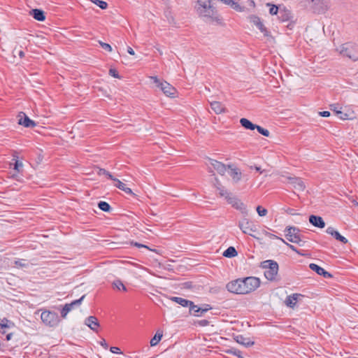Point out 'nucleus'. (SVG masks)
<instances>
[{
    "instance_id": "c85d7f7f",
    "label": "nucleus",
    "mask_w": 358,
    "mask_h": 358,
    "mask_svg": "<svg viewBox=\"0 0 358 358\" xmlns=\"http://www.w3.org/2000/svg\"><path fill=\"white\" fill-rule=\"evenodd\" d=\"M13 160L15 161L14 169L15 171H17V172H20L21 171V169L22 168V163L19 162L18 156H17V152H15L13 154Z\"/></svg>"
},
{
    "instance_id": "6ab92c4d",
    "label": "nucleus",
    "mask_w": 358,
    "mask_h": 358,
    "mask_svg": "<svg viewBox=\"0 0 358 358\" xmlns=\"http://www.w3.org/2000/svg\"><path fill=\"white\" fill-rule=\"evenodd\" d=\"M30 15H31L35 20L43 22L45 20V12L41 9H32L30 12Z\"/></svg>"
},
{
    "instance_id": "ea45409f",
    "label": "nucleus",
    "mask_w": 358,
    "mask_h": 358,
    "mask_svg": "<svg viewBox=\"0 0 358 358\" xmlns=\"http://www.w3.org/2000/svg\"><path fill=\"white\" fill-rule=\"evenodd\" d=\"M188 306H189V311H190V313H191L193 315L196 316V317H199V316H201V314H198V313H196V309H197V308L199 307L198 306L194 305V303L192 302V305H189Z\"/></svg>"
},
{
    "instance_id": "9b49d317",
    "label": "nucleus",
    "mask_w": 358,
    "mask_h": 358,
    "mask_svg": "<svg viewBox=\"0 0 358 358\" xmlns=\"http://www.w3.org/2000/svg\"><path fill=\"white\" fill-rule=\"evenodd\" d=\"M85 296V295H83L79 299L75 300L70 303L65 304L63 308L61 310V317L62 318H65L68 313L70 312L75 306L80 305Z\"/></svg>"
},
{
    "instance_id": "5701e85b",
    "label": "nucleus",
    "mask_w": 358,
    "mask_h": 358,
    "mask_svg": "<svg viewBox=\"0 0 358 358\" xmlns=\"http://www.w3.org/2000/svg\"><path fill=\"white\" fill-rule=\"evenodd\" d=\"M14 327V323L8 320L7 318L4 317L3 319H0V327H1V332L2 334H6V329Z\"/></svg>"
},
{
    "instance_id": "ddd939ff",
    "label": "nucleus",
    "mask_w": 358,
    "mask_h": 358,
    "mask_svg": "<svg viewBox=\"0 0 358 358\" xmlns=\"http://www.w3.org/2000/svg\"><path fill=\"white\" fill-rule=\"evenodd\" d=\"M85 324L89 327L92 331L98 332L99 322L95 316H89L85 319Z\"/></svg>"
},
{
    "instance_id": "4d7b16f0",
    "label": "nucleus",
    "mask_w": 358,
    "mask_h": 358,
    "mask_svg": "<svg viewBox=\"0 0 358 358\" xmlns=\"http://www.w3.org/2000/svg\"><path fill=\"white\" fill-rule=\"evenodd\" d=\"M319 114L322 117H329V116H330V112L329 111L320 112Z\"/></svg>"
},
{
    "instance_id": "09e8293b",
    "label": "nucleus",
    "mask_w": 358,
    "mask_h": 358,
    "mask_svg": "<svg viewBox=\"0 0 358 358\" xmlns=\"http://www.w3.org/2000/svg\"><path fill=\"white\" fill-rule=\"evenodd\" d=\"M202 309L201 310V313H206L208 310H211L212 309V307L209 304H203V306L201 307Z\"/></svg>"
},
{
    "instance_id": "c756f323",
    "label": "nucleus",
    "mask_w": 358,
    "mask_h": 358,
    "mask_svg": "<svg viewBox=\"0 0 358 358\" xmlns=\"http://www.w3.org/2000/svg\"><path fill=\"white\" fill-rule=\"evenodd\" d=\"M162 332H160L159 331H157L154 336V337L150 340V345L151 346H155L158 344V343L160 341V340L162 338Z\"/></svg>"
},
{
    "instance_id": "de8ad7c7",
    "label": "nucleus",
    "mask_w": 358,
    "mask_h": 358,
    "mask_svg": "<svg viewBox=\"0 0 358 358\" xmlns=\"http://www.w3.org/2000/svg\"><path fill=\"white\" fill-rule=\"evenodd\" d=\"M262 233H263V234H264L266 236H267V237H268V238H276V239H279V240H280V237H278V236H275V235H274V234H271V233H269V232H268L267 231H265V230H264V231H262Z\"/></svg>"
},
{
    "instance_id": "4468645a",
    "label": "nucleus",
    "mask_w": 358,
    "mask_h": 358,
    "mask_svg": "<svg viewBox=\"0 0 358 358\" xmlns=\"http://www.w3.org/2000/svg\"><path fill=\"white\" fill-rule=\"evenodd\" d=\"M309 222L313 226L322 229L325 227V222L322 217L317 215H311L309 217Z\"/></svg>"
},
{
    "instance_id": "e433bc0d",
    "label": "nucleus",
    "mask_w": 358,
    "mask_h": 358,
    "mask_svg": "<svg viewBox=\"0 0 358 358\" xmlns=\"http://www.w3.org/2000/svg\"><path fill=\"white\" fill-rule=\"evenodd\" d=\"M267 6H271L270 9H269V13L272 15H278V13H279V11H280V9L277 6L275 5H273V4H271V3H267Z\"/></svg>"
},
{
    "instance_id": "37998d69",
    "label": "nucleus",
    "mask_w": 358,
    "mask_h": 358,
    "mask_svg": "<svg viewBox=\"0 0 358 358\" xmlns=\"http://www.w3.org/2000/svg\"><path fill=\"white\" fill-rule=\"evenodd\" d=\"M99 43L100 45H101V47L103 50H106L108 52H111L112 51V47L110 46V44L106 43H103V42H101V41H99Z\"/></svg>"
},
{
    "instance_id": "393cba45",
    "label": "nucleus",
    "mask_w": 358,
    "mask_h": 358,
    "mask_svg": "<svg viewBox=\"0 0 358 358\" xmlns=\"http://www.w3.org/2000/svg\"><path fill=\"white\" fill-rule=\"evenodd\" d=\"M217 185L216 189L219 192V195L222 197H224L226 200L229 198L231 194L228 192L227 189L219 182L217 179H216Z\"/></svg>"
},
{
    "instance_id": "2f4dec72",
    "label": "nucleus",
    "mask_w": 358,
    "mask_h": 358,
    "mask_svg": "<svg viewBox=\"0 0 358 358\" xmlns=\"http://www.w3.org/2000/svg\"><path fill=\"white\" fill-rule=\"evenodd\" d=\"M113 287L114 289H117L118 290L122 289L123 291L126 292L127 288L122 283V282L120 280H116L113 282Z\"/></svg>"
},
{
    "instance_id": "4be33fe9",
    "label": "nucleus",
    "mask_w": 358,
    "mask_h": 358,
    "mask_svg": "<svg viewBox=\"0 0 358 358\" xmlns=\"http://www.w3.org/2000/svg\"><path fill=\"white\" fill-rule=\"evenodd\" d=\"M211 109L216 113L220 114L224 113L226 108L224 106L220 101H213L210 103Z\"/></svg>"
},
{
    "instance_id": "423d86ee",
    "label": "nucleus",
    "mask_w": 358,
    "mask_h": 358,
    "mask_svg": "<svg viewBox=\"0 0 358 358\" xmlns=\"http://www.w3.org/2000/svg\"><path fill=\"white\" fill-rule=\"evenodd\" d=\"M150 78L153 80L156 86L159 88L163 93L169 97H174L176 90L171 85L166 81L160 80L157 76H151Z\"/></svg>"
},
{
    "instance_id": "5fc2aeb1",
    "label": "nucleus",
    "mask_w": 358,
    "mask_h": 358,
    "mask_svg": "<svg viewBox=\"0 0 358 358\" xmlns=\"http://www.w3.org/2000/svg\"><path fill=\"white\" fill-rule=\"evenodd\" d=\"M22 259L15 261V265L18 267H24L26 265L22 262Z\"/></svg>"
},
{
    "instance_id": "7ed1b4c3",
    "label": "nucleus",
    "mask_w": 358,
    "mask_h": 358,
    "mask_svg": "<svg viewBox=\"0 0 358 358\" xmlns=\"http://www.w3.org/2000/svg\"><path fill=\"white\" fill-rule=\"evenodd\" d=\"M343 57L348 58L354 62L358 60V45L353 42L342 44L338 49Z\"/></svg>"
},
{
    "instance_id": "6e6d98bb",
    "label": "nucleus",
    "mask_w": 358,
    "mask_h": 358,
    "mask_svg": "<svg viewBox=\"0 0 358 358\" xmlns=\"http://www.w3.org/2000/svg\"><path fill=\"white\" fill-rule=\"evenodd\" d=\"M100 345L102 347H103L106 350L108 348V345L106 343V340L103 338L100 341Z\"/></svg>"
},
{
    "instance_id": "b1692460",
    "label": "nucleus",
    "mask_w": 358,
    "mask_h": 358,
    "mask_svg": "<svg viewBox=\"0 0 358 358\" xmlns=\"http://www.w3.org/2000/svg\"><path fill=\"white\" fill-rule=\"evenodd\" d=\"M301 295L300 294H293L292 295L288 296L285 299V303L287 306L290 308H293L299 296Z\"/></svg>"
},
{
    "instance_id": "13d9d810",
    "label": "nucleus",
    "mask_w": 358,
    "mask_h": 358,
    "mask_svg": "<svg viewBox=\"0 0 358 358\" xmlns=\"http://www.w3.org/2000/svg\"><path fill=\"white\" fill-rule=\"evenodd\" d=\"M127 52L131 55H135V52L134 51V50L131 48V47H128L127 48Z\"/></svg>"
},
{
    "instance_id": "f03ea898",
    "label": "nucleus",
    "mask_w": 358,
    "mask_h": 358,
    "mask_svg": "<svg viewBox=\"0 0 358 358\" xmlns=\"http://www.w3.org/2000/svg\"><path fill=\"white\" fill-rule=\"evenodd\" d=\"M196 10L199 16L204 18L206 21L222 23V19L216 8L211 3V0H197Z\"/></svg>"
},
{
    "instance_id": "72a5a7b5",
    "label": "nucleus",
    "mask_w": 358,
    "mask_h": 358,
    "mask_svg": "<svg viewBox=\"0 0 358 358\" xmlns=\"http://www.w3.org/2000/svg\"><path fill=\"white\" fill-rule=\"evenodd\" d=\"M289 180L293 184H296L301 189L305 188L303 182L299 178H289Z\"/></svg>"
},
{
    "instance_id": "aec40b11",
    "label": "nucleus",
    "mask_w": 358,
    "mask_h": 358,
    "mask_svg": "<svg viewBox=\"0 0 358 358\" xmlns=\"http://www.w3.org/2000/svg\"><path fill=\"white\" fill-rule=\"evenodd\" d=\"M113 181L115 182L114 185L118 189L124 191L125 193L130 194L133 196H136V194L132 192V190L129 187H127L124 183L121 182L117 178H115Z\"/></svg>"
},
{
    "instance_id": "6e6552de",
    "label": "nucleus",
    "mask_w": 358,
    "mask_h": 358,
    "mask_svg": "<svg viewBox=\"0 0 358 358\" xmlns=\"http://www.w3.org/2000/svg\"><path fill=\"white\" fill-rule=\"evenodd\" d=\"M286 238L294 243L301 245L302 240L300 235V229L295 227H287L285 230Z\"/></svg>"
},
{
    "instance_id": "bf43d9fd",
    "label": "nucleus",
    "mask_w": 358,
    "mask_h": 358,
    "mask_svg": "<svg viewBox=\"0 0 358 358\" xmlns=\"http://www.w3.org/2000/svg\"><path fill=\"white\" fill-rule=\"evenodd\" d=\"M17 54L20 58H23L25 55L24 52L23 50H19Z\"/></svg>"
},
{
    "instance_id": "f257e3e1",
    "label": "nucleus",
    "mask_w": 358,
    "mask_h": 358,
    "mask_svg": "<svg viewBox=\"0 0 358 358\" xmlns=\"http://www.w3.org/2000/svg\"><path fill=\"white\" fill-rule=\"evenodd\" d=\"M260 285V280L256 277L237 279L227 284L229 292L237 294H245L255 291Z\"/></svg>"
},
{
    "instance_id": "f8f14e48",
    "label": "nucleus",
    "mask_w": 358,
    "mask_h": 358,
    "mask_svg": "<svg viewBox=\"0 0 358 358\" xmlns=\"http://www.w3.org/2000/svg\"><path fill=\"white\" fill-rule=\"evenodd\" d=\"M210 164L213 168L217 171L220 175H224L227 170V166L223 163L218 162L215 159H209Z\"/></svg>"
},
{
    "instance_id": "49530a36",
    "label": "nucleus",
    "mask_w": 358,
    "mask_h": 358,
    "mask_svg": "<svg viewBox=\"0 0 358 358\" xmlns=\"http://www.w3.org/2000/svg\"><path fill=\"white\" fill-rule=\"evenodd\" d=\"M280 240L282 242H283L285 244H286V245H287V246H288L291 250H292L293 251H294V252H297V253H299V254H301V253L298 251V250L296 249V247H294L293 245H291V244H289V243H287V242H286L283 238H280Z\"/></svg>"
},
{
    "instance_id": "603ef678",
    "label": "nucleus",
    "mask_w": 358,
    "mask_h": 358,
    "mask_svg": "<svg viewBox=\"0 0 358 358\" xmlns=\"http://www.w3.org/2000/svg\"><path fill=\"white\" fill-rule=\"evenodd\" d=\"M110 351L112 353H114V354H120V353H122L120 349L118 347H110Z\"/></svg>"
},
{
    "instance_id": "c03bdc74",
    "label": "nucleus",
    "mask_w": 358,
    "mask_h": 358,
    "mask_svg": "<svg viewBox=\"0 0 358 358\" xmlns=\"http://www.w3.org/2000/svg\"><path fill=\"white\" fill-rule=\"evenodd\" d=\"M330 109L337 115L339 110H341V107L339 106V104L334 103L330 105Z\"/></svg>"
},
{
    "instance_id": "e2e57ef3",
    "label": "nucleus",
    "mask_w": 358,
    "mask_h": 358,
    "mask_svg": "<svg viewBox=\"0 0 358 358\" xmlns=\"http://www.w3.org/2000/svg\"><path fill=\"white\" fill-rule=\"evenodd\" d=\"M254 169H255L257 171H259L260 173H262V171L261 170V168H260V167L257 166H254Z\"/></svg>"
},
{
    "instance_id": "a211bd4d",
    "label": "nucleus",
    "mask_w": 358,
    "mask_h": 358,
    "mask_svg": "<svg viewBox=\"0 0 358 358\" xmlns=\"http://www.w3.org/2000/svg\"><path fill=\"white\" fill-rule=\"evenodd\" d=\"M234 340L239 344L245 347H250L255 344V342L251 341L250 338L243 336V335H237L234 337Z\"/></svg>"
},
{
    "instance_id": "a18cd8bd",
    "label": "nucleus",
    "mask_w": 358,
    "mask_h": 358,
    "mask_svg": "<svg viewBox=\"0 0 358 358\" xmlns=\"http://www.w3.org/2000/svg\"><path fill=\"white\" fill-rule=\"evenodd\" d=\"M336 115L341 120L350 119L349 115L347 113L343 112L342 110H339Z\"/></svg>"
},
{
    "instance_id": "58836bf2",
    "label": "nucleus",
    "mask_w": 358,
    "mask_h": 358,
    "mask_svg": "<svg viewBox=\"0 0 358 358\" xmlns=\"http://www.w3.org/2000/svg\"><path fill=\"white\" fill-rule=\"evenodd\" d=\"M255 129H257L258 132L259 134H261L262 135L266 136V137L269 136L270 132L268 129H264L259 125H257V127Z\"/></svg>"
},
{
    "instance_id": "4c0bfd02",
    "label": "nucleus",
    "mask_w": 358,
    "mask_h": 358,
    "mask_svg": "<svg viewBox=\"0 0 358 358\" xmlns=\"http://www.w3.org/2000/svg\"><path fill=\"white\" fill-rule=\"evenodd\" d=\"M98 175H105L108 178L112 180H114L115 179V178H114L109 171H106L104 169H99L98 171Z\"/></svg>"
},
{
    "instance_id": "9d476101",
    "label": "nucleus",
    "mask_w": 358,
    "mask_h": 358,
    "mask_svg": "<svg viewBox=\"0 0 358 358\" xmlns=\"http://www.w3.org/2000/svg\"><path fill=\"white\" fill-rule=\"evenodd\" d=\"M18 124L27 128H33L36 123L31 120L24 112H20L18 115Z\"/></svg>"
},
{
    "instance_id": "2eb2a0df",
    "label": "nucleus",
    "mask_w": 358,
    "mask_h": 358,
    "mask_svg": "<svg viewBox=\"0 0 358 358\" xmlns=\"http://www.w3.org/2000/svg\"><path fill=\"white\" fill-rule=\"evenodd\" d=\"M309 267L312 271L316 272L318 275H322L324 278H328L332 277L331 274H330L329 272L326 271L323 268L320 267V266L315 264H310Z\"/></svg>"
},
{
    "instance_id": "8fccbe9b",
    "label": "nucleus",
    "mask_w": 358,
    "mask_h": 358,
    "mask_svg": "<svg viewBox=\"0 0 358 358\" xmlns=\"http://www.w3.org/2000/svg\"><path fill=\"white\" fill-rule=\"evenodd\" d=\"M201 327H206L209 324V321L207 320H201L196 322Z\"/></svg>"
},
{
    "instance_id": "f704fd0d",
    "label": "nucleus",
    "mask_w": 358,
    "mask_h": 358,
    "mask_svg": "<svg viewBox=\"0 0 358 358\" xmlns=\"http://www.w3.org/2000/svg\"><path fill=\"white\" fill-rule=\"evenodd\" d=\"M225 352L227 354L235 355V356L238 357V358H243L241 356V354H242L241 351H240L239 350H238L236 348H231L229 350H227Z\"/></svg>"
},
{
    "instance_id": "a19ab883",
    "label": "nucleus",
    "mask_w": 358,
    "mask_h": 358,
    "mask_svg": "<svg viewBox=\"0 0 358 358\" xmlns=\"http://www.w3.org/2000/svg\"><path fill=\"white\" fill-rule=\"evenodd\" d=\"M257 212L261 217L265 216L267 214V210L261 206L257 207Z\"/></svg>"
},
{
    "instance_id": "20e7f679",
    "label": "nucleus",
    "mask_w": 358,
    "mask_h": 358,
    "mask_svg": "<svg viewBox=\"0 0 358 358\" xmlns=\"http://www.w3.org/2000/svg\"><path fill=\"white\" fill-rule=\"evenodd\" d=\"M260 266L264 269V276L268 280H276L279 266L275 261L271 259L265 260L261 262Z\"/></svg>"
},
{
    "instance_id": "dca6fc26",
    "label": "nucleus",
    "mask_w": 358,
    "mask_h": 358,
    "mask_svg": "<svg viewBox=\"0 0 358 358\" xmlns=\"http://www.w3.org/2000/svg\"><path fill=\"white\" fill-rule=\"evenodd\" d=\"M278 18L281 22H288L292 20V15L289 10L283 8L280 9Z\"/></svg>"
},
{
    "instance_id": "bb28decb",
    "label": "nucleus",
    "mask_w": 358,
    "mask_h": 358,
    "mask_svg": "<svg viewBox=\"0 0 358 358\" xmlns=\"http://www.w3.org/2000/svg\"><path fill=\"white\" fill-rule=\"evenodd\" d=\"M240 123L241 126L246 129L254 130L257 127V124H253L246 118H241L240 120Z\"/></svg>"
},
{
    "instance_id": "a878e982",
    "label": "nucleus",
    "mask_w": 358,
    "mask_h": 358,
    "mask_svg": "<svg viewBox=\"0 0 358 358\" xmlns=\"http://www.w3.org/2000/svg\"><path fill=\"white\" fill-rule=\"evenodd\" d=\"M171 300L181 305L183 307H187L189 305L192 304V301L178 296H172L171 297Z\"/></svg>"
},
{
    "instance_id": "7c9ffc66",
    "label": "nucleus",
    "mask_w": 358,
    "mask_h": 358,
    "mask_svg": "<svg viewBox=\"0 0 358 358\" xmlns=\"http://www.w3.org/2000/svg\"><path fill=\"white\" fill-rule=\"evenodd\" d=\"M250 20L252 22H253L259 30L264 29L263 27L264 25L263 24L262 22L261 21V19L256 16V15H252L250 17Z\"/></svg>"
},
{
    "instance_id": "412c9836",
    "label": "nucleus",
    "mask_w": 358,
    "mask_h": 358,
    "mask_svg": "<svg viewBox=\"0 0 358 358\" xmlns=\"http://www.w3.org/2000/svg\"><path fill=\"white\" fill-rule=\"evenodd\" d=\"M228 169H230L229 175L232 178L233 180L236 182H238L241 179L242 173L240 169L237 168H231V165L227 166Z\"/></svg>"
},
{
    "instance_id": "052dcab7",
    "label": "nucleus",
    "mask_w": 358,
    "mask_h": 358,
    "mask_svg": "<svg viewBox=\"0 0 358 358\" xmlns=\"http://www.w3.org/2000/svg\"><path fill=\"white\" fill-rule=\"evenodd\" d=\"M12 336H13V334L12 333H8L6 335V338L5 340L6 341H10L12 338Z\"/></svg>"
},
{
    "instance_id": "1a4fd4ad",
    "label": "nucleus",
    "mask_w": 358,
    "mask_h": 358,
    "mask_svg": "<svg viewBox=\"0 0 358 358\" xmlns=\"http://www.w3.org/2000/svg\"><path fill=\"white\" fill-rule=\"evenodd\" d=\"M227 203L231 204L234 208L239 210L242 213L247 215L248 210L245 205L238 199L232 196V194L227 198Z\"/></svg>"
},
{
    "instance_id": "0e129e2a",
    "label": "nucleus",
    "mask_w": 358,
    "mask_h": 358,
    "mask_svg": "<svg viewBox=\"0 0 358 358\" xmlns=\"http://www.w3.org/2000/svg\"><path fill=\"white\" fill-rule=\"evenodd\" d=\"M208 172L212 173L213 174V171L210 168H209Z\"/></svg>"
},
{
    "instance_id": "3c124183",
    "label": "nucleus",
    "mask_w": 358,
    "mask_h": 358,
    "mask_svg": "<svg viewBox=\"0 0 358 358\" xmlns=\"http://www.w3.org/2000/svg\"><path fill=\"white\" fill-rule=\"evenodd\" d=\"M263 29H264L260 30V31H261V32H262L264 34V36L269 37V38L273 39V38L270 34V32L266 29V28L265 27H264Z\"/></svg>"
},
{
    "instance_id": "473e14b6",
    "label": "nucleus",
    "mask_w": 358,
    "mask_h": 358,
    "mask_svg": "<svg viewBox=\"0 0 358 358\" xmlns=\"http://www.w3.org/2000/svg\"><path fill=\"white\" fill-rule=\"evenodd\" d=\"M98 207L104 212H110L111 210L110 206L106 201H99L98 203Z\"/></svg>"
},
{
    "instance_id": "864d4df0",
    "label": "nucleus",
    "mask_w": 358,
    "mask_h": 358,
    "mask_svg": "<svg viewBox=\"0 0 358 358\" xmlns=\"http://www.w3.org/2000/svg\"><path fill=\"white\" fill-rule=\"evenodd\" d=\"M131 245L137 247V248H146V249H149V247L145 245H143V244H141V243H137V242H131Z\"/></svg>"
},
{
    "instance_id": "69168bd1",
    "label": "nucleus",
    "mask_w": 358,
    "mask_h": 358,
    "mask_svg": "<svg viewBox=\"0 0 358 358\" xmlns=\"http://www.w3.org/2000/svg\"><path fill=\"white\" fill-rule=\"evenodd\" d=\"M189 282H186L185 284L187 285V287H189V285H188Z\"/></svg>"
},
{
    "instance_id": "39448f33",
    "label": "nucleus",
    "mask_w": 358,
    "mask_h": 358,
    "mask_svg": "<svg viewBox=\"0 0 358 358\" xmlns=\"http://www.w3.org/2000/svg\"><path fill=\"white\" fill-rule=\"evenodd\" d=\"M41 319L45 325L50 327H56L60 322L57 313L47 310L41 313Z\"/></svg>"
},
{
    "instance_id": "79ce46f5",
    "label": "nucleus",
    "mask_w": 358,
    "mask_h": 358,
    "mask_svg": "<svg viewBox=\"0 0 358 358\" xmlns=\"http://www.w3.org/2000/svg\"><path fill=\"white\" fill-rule=\"evenodd\" d=\"M108 74L110 76L114 77L115 78H121V76L119 75L117 71L115 69L110 68L109 69Z\"/></svg>"
},
{
    "instance_id": "680f3d73",
    "label": "nucleus",
    "mask_w": 358,
    "mask_h": 358,
    "mask_svg": "<svg viewBox=\"0 0 358 358\" xmlns=\"http://www.w3.org/2000/svg\"><path fill=\"white\" fill-rule=\"evenodd\" d=\"M201 309H202L201 307H198L197 309H196V313L198 314H201V316L203 313H201Z\"/></svg>"
},
{
    "instance_id": "0eeeda50",
    "label": "nucleus",
    "mask_w": 358,
    "mask_h": 358,
    "mask_svg": "<svg viewBox=\"0 0 358 358\" xmlns=\"http://www.w3.org/2000/svg\"><path fill=\"white\" fill-rule=\"evenodd\" d=\"M238 225L243 234H248L256 238V236L252 234V232H256L257 231V225L254 221L245 217L238 222Z\"/></svg>"
},
{
    "instance_id": "338daca9",
    "label": "nucleus",
    "mask_w": 358,
    "mask_h": 358,
    "mask_svg": "<svg viewBox=\"0 0 358 358\" xmlns=\"http://www.w3.org/2000/svg\"><path fill=\"white\" fill-rule=\"evenodd\" d=\"M189 282H186L185 284L187 285V287H189V285H188Z\"/></svg>"
},
{
    "instance_id": "c9c22d12",
    "label": "nucleus",
    "mask_w": 358,
    "mask_h": 358,
    "mask_svg": "<svg viewBox=\"0 0 358 358\" xmlns=\"http://www.w3.org/2000/svg\"><path fill=\"white\" fill-rule=\"evenodd\" d=\"M92 3L97 5L100 8L104 10L108 8L107 2L101 0H90Z\"/></svg>"
},
{
    "instance_id": "f3484780",
    "label": "nucleus",
    "mask_w": 358,
    "mask_h": 358,
    "mask_svg": "<svg viewBox=\"0 0 358 358\" xmlns=\"http://www.w3.org/2000/svg\"><path fill=\"white\" fill-rule=\"evenodd\" d=\"M326 232L328 234L331 235L334 237L337 241H341V243L345 244L348 243V239L344 236H341L338 231H336L333 227H329L327 229Z\"/></svg>"
},
{
    "instance_id": "cd10ccee",
    "label": "nucleus",
    "mask_w": 358,
    "mask_h": 358,
    "mask_svg": "<svg viewBox=\"0 0 358 358\" xmlns=\"http://www.w3.org/2000/svg\"><path fill=\"white\" fill-rule=\"evenodd\" d=\"M238 255V252L234 247H229L224 252L223 256L228 258L234 257Z\"/></svg>"
}]
</instances>
